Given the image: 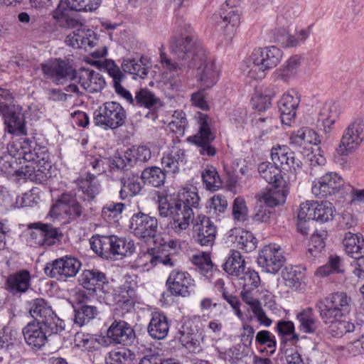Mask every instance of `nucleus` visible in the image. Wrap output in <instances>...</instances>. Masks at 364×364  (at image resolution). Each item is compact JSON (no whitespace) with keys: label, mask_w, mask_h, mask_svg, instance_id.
<instances>
[{"label":"nucleus","mask_w":364,"mask_h":364,"mask_svg":"<svg viewBox=\"0 0 364 364\" xmlns=\"http://www.w3.org/2000/svg\"><path fill=\"white\" fill-rule=\"evenodd\" d=\"M185 33L175 36L171 41V50L175 55L173 60L163 51L160 52V63L162 67L169 71L188 70L197 65L205 57L203 48L198 40L191 26L184 25Z\"/></svg>","instance_id":"nucleus-1"},{"label":"nucleus","mask_w":364,"mask_h":364,"mask_svg":"<svg viewBox=\"0 0 364 364\" xmlns=\"http://www.w3.org/2000/svg\"><path fill=\"white\" fill-rule=\"evenodd\" d=\"M200 197L197 189L184 190L177 197L159 196V211L161 216H170L169 229L181 234L194 221V210L199 207Z\"/></svg>","instance_id":"nucleus-2"},{"label":"nucleus","mask_w":364,"mask_h":364,"mask_svg":"<svg viewBox=\"0 0 364 364\" xmlns=\"http://www.w3.org/2000/svg\"><path fill=\"white\" fill-rule=\"evenodd\" d=\"M9 151L29 164L16 171L18 176L40 181L48 178L51 164L46 147L38 146L32 139L21 137L13 141Z\"/></svg>","instance_id":"nucleus-3"},{"label":"nucleus","mask_w":364,"mask_h":364,"mask_svg":"<svg viewBox=\"0 0 364 364\" xmlns=\"http://www.w3.org/2000/svg\"><path fill=\"white\" fill-rule=\"evenodd\" d=\"M282 56V50L274 46L255 48L247 59V77L253 80L263 79L268 70L277 66Z\"/></svg>","instance_id":"nucleus-4"},{"label":"nucleus","mask_w":364,"mask_h":364,"mask_svg":"<svg viewBox=\"0 0 364 364\" xmlns=\"http://www.w3.org/2000/svg\"><path fill=\"white\" fill-rule=\"evenodd\" d=\"M13 100L9 90L0 87V115L4 117L6 131L19 138L27 137L23 109L13 104Z\"/></svg>","instance_id":"nucleus-5"},{"label":"nucleus","mask_w":364,"mask_h":364,"mask_svg":"<svg viewBox=\"0 0 364 364\" xmlns=\"http://www.w3.org/2000/svg\"><path fill=\"white\" fill-rule=\"evenodd\" d=\"M127 119V112L121 104L108 101L100 105L93 112L94 124L104 130L117 129Z\"/></svg>","instance_id":"nucleus-6"},{"label":"nucleus","mask_w":364,"mask_h":364,"mask_svg":"<svg viewBox=\"0 0 364 364\" xmlns=\"http://www.w3.org/2000/svg\"><path fill=\"white\" fill-rule=\"evenodd\" d=\"M349 299L343 292H338L318 300L315 304L319 316L326 324L339 320L348 311Z\"/></svg>","instance_id":"nucleus-7"},{"label":"nucleus","mask_w":364,"mask_h":364,"mask_svg":"<svg viewBox=\"0 0 364 364\" xmlns=\"http://www.w3.org/2000/svg\"><path fill=\"white\" fill-rule=\"evenodd\" d=\"M105 84V80L100 73L88 68H80L77 70L74 82L68 85L65 90L82 96L85 92H101Z\"/></svg>","instance_id":"nucleus-8"},{"label":"nucleus","mask_w":364,"mask_h":364,"mask_svg":"<svg viewBox=\"0 0 364 364\" xmlns=\"http://www.w3.org/2000/svg\"><path fill=\"white\" fill-rule=\"evenodd\" d=\"M242 11L240 6L235 5L232 0H227L220 6V14L211 17L215 23V28L227 38H232L240 23Z\"/></svg>","instance_id":"nucleus-9"},{"label":"nucleus","mask_w":364,"mask_h":364,"mask_svg":"<svg viewBox=\"0 0 364 364\" xmlns=\"http://www.w3.org/2000/svg\"><path fill=\"white\" fill-rule=\"evenodd\" d=\"M28 311L36 323H43L55 332L65 330V322L53 310L50 304L44 299L37 298L28 303Z\"/></svg>","instance_id":"nucleus-10"},{"label":"nucleus","mask_w":364,"mask_h":364,"mask_svg":"<svg viewBox=\"0 0 364 364\" xmlns=\"http://www.w3.org/2000/svg\"><path fill=\"white\" fill-rule=\"evenodd\" d=\"M41 68L44 76L56 85H63L67 81L74 82L77 73L68 59L51 58L41 63Z\"/></svg>","instance_id":"nucleus-11"},{"label":"nucleus","mask_w":364,"mask_h":364,"mask_svg":"<svg viewBox=\"0 0 364 364\" xmlns=\"http://www.w3.org/2000/svg\"><path fill=\"white\" fill-rule=\"evenodd\" d=\"M176 262V260L172 255L166 254L160 248H147L138 254L132 266L135 269L149 271L159 264L173 267Z\"/></svg>","instance_id":"nucleus-12"},{"label":"nucleus","mask_w":364,"mask_h":364,"mask_svg":"<svg viewBox=\"0 0 364 364\" xmlns=\"http://www.w3.org/2000/svg\"><path fill=\"white\" fill-rule=\"evenodd\" d=\"M199 123L198 132L195 135L189 136L187 140L197 147L200 155L213 157L217 153L215 147L212 144L215 139V135L211 132L207 122V115H202L200 117Z\"/></svg>","instance_id":"nucleus-13"},{"label":"nucleus","mask_w":364,"mask_h":364,"mask_svg":"<svg viewBox=\"0 0 364 364\" xmlns=\"http://www.w3.org/2000/svg\"><path fill=\"white\" fill-rule=\"evenodd\" d=\"M82 266L81 262L72 256H64L48 263L44 268L45 273L52 278L66 279L75 277Z\"/></svg>","instance_id":"nucleus-14"},{"label":"nucleus","mask_w":364,"mask_h":364,"mask_svg":"<svg viewBox=\"0 0 364 364\" xmlns=\"http://www.w3.org/2000/svg\"><path fill=\"white\" fill-rule=\"evenodd\" d=\"M285 257L281 247L275 243L264 246L257 257V264L264 271L276 274L282 267Z\"/></svg>","instance_id":"nucleus-15"},{"label":"nucleus","mask_w":364,"mask_h":364,"mask_svg":"<svg viewBox=\"0 0 364 364\" xmlns=\"http://www.w3.org/2000/svg\"><path fill=\"white\" fill-rule=\"evenodd\" d=\"M151 157V151L149 147L133 146L128 149L123 154L114 156L112 161V168L124 170L127 167L142 164L148 161Z\"/></svg>","instance_id":"nucleus-16"},{"label":"nucleus","mask_w":364,"mask_h":364,"mask_svg":"<svg viewBox=\"0 0 364 364\" xmlns=\"http://www.w3.org/2000/svg\"><path fill=\"white\" fill-rule=\"evenodd\" d=\"M166 284L171 295L186 297L193 291L195 281L188 272L175 269L169 274Z\"/></svg>","instance_id":"nucleus-17"},{"label":"nucleus","mask_w":364,"mask_h":364,"mask_svg":"<svg viewBox=\"0 0 364 364\" xmlns=\"http://www.w3.org/2000/svg\"><path fill=\"white\" fill-rule=\"evenodd\" d=\"M363 127L362 121L359 119L347 127L336 149L339 155H347L358 147L363 140Z\"/></svg>","instance_id":"nucleus-18"},{"label":"nucleus","mask_w":364,"mask_h":364,"mask_svg":"<svg viewBox=\"0 0 364 364\" xmlns=\"http://www.w3.org/2000/svg\"><path fill=\"white\" fill-rule=\"evenodd\" d=\"M22 333L27 345L33 349L39 350L48 342L50 336L61 332L51 331L43 323L30 322L23 328Z\"/></svg>","instance_id":"nucleus-19"},{"label":"nucleus","mask_w":364,"mask_h":364,"mask_svg":"<svg viewBox=\"0 0 364 364\" xmlns=\"http://www.w3.org/2000/svg\"><path fill=\"white\" fill-rule=\"evenodd\" d=\"M129 228L138 237L154 238L158 232V220L155 217L140 212L132 217Z\"/></svg>","instance_id":"nucleus-20"},{"label":"nucleus","mask_w":364,"mask_h":364,"mask_svg":"<svg viewBox=\"0 0 364 364\" xmlns=\"http://www.w3.org/2000/svg\"><path fill=\"white\" fill-rule=\"evenodd\" d=\"M343 185V180L336 172H328L314 181L311 191L317 198H326L337 193Z\"/></svg>","instance_id":"nucleus-21"},{"label":"nucleus","mask_w":364,"mask_h":364,"mask_svg":"<svg viewBox=\"0 0 364 364\" xmlns=\"http://www.w3.org/2000/svg\"><path fill=\"white\" fill-rule=\"evenodd\" d=\"M216 227L209 217L198 215L193 223V238L201 246H212L216 237Z\"/></svg>","instance_id":"nucleus-22"},{"label":"nucleus","mask_w":364,"mask_h":364,"mask_svg":"<svg viewBox=\"0 0 364 364\" xmlns=\"http://www.w3.org/2000/svg\"><path fill=\"white\" fill-rule=\"evenodd\" d=\"M273 164L279 168L291 172H296L301 168V161L296 158L295 153L288 146L278 145L271 151Z\"/></svg>","instance_id":"nucleus-23"},{"label":"nucleus","mask_w":364,"mask_h":364,"mask_svg":"<svg viewBox=\"0 0 364 364\" xmlns=\"http://www.w3.org/2000/svg\"><path fill=\"white\" fill-rule=\"evenodd\" d=\"M107 338L114 344L129 346L136 338V333L132 326L123 320H114L107 331Z\"/></svg>","instance_id":"nucleus-24"},{"label":"nucleus","mask_w":364,"mask_h":364,"mask_svg":"<svg viewBox=\"0 0 364 364\" xmlns=\"http://www.w3.org/2000/svg\"><path fill=\"white\" fill-rule=\"evenodd\" d=\"M196 77L200 88L208 90L213 87L218 81L219 70L212 59L205 56L201 61H197Z\"/></svg>","instance_id":"nucleus-25"},{"label":"nucleus","mask_w":364,"mask_h":364,"mask_svg":"<svg viewBox=\"0 0 364 364\" xmlns=\"http://www.w3.org/2000/svg\"><path fill=\"white\" fill-rule=\"evenodd\" d=\"M301 101L300 94L294 89L285 92L278 102L282 124L289 125L295 118L296 109Z\"/></svg>","instance_id":"nucleus-26"},{"label":"nucleus","mask_w":364,"mask_h":364,"mask_svg":"<svg viewBox=\"0 0 364 364\" xmlns=\"http://www.w3.org/2000/svg\"><path fill=\"white\" fill-rule=\"evenodd\" d=\"M65 0H60L57 7L52 11L51 15L55 23L60 28L76 29L82 26V23L75 15Z\"/></svg>","instance_id":"nucleus-27"},{"label":"nucleus","mask_w":364,"mask_h":364,"mask_svg":"<svg viewBox=\"0 0 364 364\" xmlns=\"http://www.w3.org/2000/svg\"><path fill=\"white\" fill-rule=\"evenodd\" d=\"M104 68L108 75L112 78L113 87L115 92L121 97L124 98L128 103L132 105L134 97H132L129 91L126 90L121 82L125 79L124 74L120 68L112 60H105Z\"/></svg>","instance_id":"nucleus-28"},{"label":"nucleus","mask_w":364,"mask_h":364,"mask_svg":"<svg viewBox=\"0 0 364 364\" xmlns=\"http://www.w3.org/2000/svg\"><path fill=\"white\" fill-rule=\"evenodd\" d=\"M299 330L306 334H315L321 326V321L311 307H306L296 313Z\"/></svg>","instance_id":"nucleus-29"},{"label":"nucleus","mask_w":364,"mask_h":364,"mask_svg":"<svg viewBox=\"0 0 364 364\" xmlns=\"http://www.w3.org/2000/svg\"><path fill=\"white\" fill-rule=\"evenodd\" d=\"M60 207L64 209L71 220L79 218L83 213L82 206L77 200L76 195L72 192L63 193L57 200L56 204L52 207L50 213H53Z\"/></svg>","instance_id":"nucleus-30"},{"label":"nucleus","mask_w":364,"mask_h":364,"mask_svg":"<svg viewBox=\"0 0 364 364\" xmlns=\"http://www.w3.org/2000/svg\"><path fill=\"white\" fill-rule=\"evenodd\" d=\"M161 161L166 173H176L179 171L180 166L186 163V154L184 149L173 146L164 153Z\"/></svg>","instance_id":"nucleus-31"},{"label":"nucleus","mask_w":364,"mask_h":364,"mask_svg":"<svg viewBox=\"0 0 364 364\" xmlns=\"http://www.w3.org/2000/svg\"><path fill=\"white\" fill-rule=\"evenodd\" d=\"M31 276L29 271L21 269L11 274L6 281V286L12 294H23L31 287Z\"/></svg>","instance_id":"nucleus-32"},{"label":"nucleus","mask_w":364,"mask_h":364,"mask_svg":"<svg viewBox=\"0 0 364 364\" xmlns=\"http://www.w3.org/2000/svg\"><path fill=\"white\" fill-rule=\"evenodd\" d=\"M170 322L162 312H154L149 323L147 331L149 336L157 340L165 338L168 333Z\"/></svg>","instance_id":"nucleus-33"},{"label":"nucleus","mask_w":364,"mask_h":364,"mask_svg":"<svg viewBox=\"0 0 364 364\" xmlns=\"http://www.w3.org/2000/svg\"><path fill=\"white\" fill-rule=\"evenodd\" d=\"M230 242L235 244V247L245 252H251L257 247V240L253 234L241 229H233L228 235Z\"/></svg>","instance_id":"nucleus-34"},{"label":"nucleus","mask_w":364,"mask_h":364,"mask_svg":"<svg viewBox=\"0 0 364 364\" xmlns=\"http://www.w3.org/2000/svg\"><path fill=\"white\" fill-rule=\"evenodd\" d=\"M77 187L82 193L83 200H93L100 192V186L94 174L87 173L85 177L77 180Z\"/></svg>","instance_id":"nucleus-35"},{"label":"nucleus","mask_w":364,"mask_h":364,"mask_svg":"<svg viewBox=\"0 0 364 364\" xmlns=\"http://www.w3.org/2000/svg\"><path fill=\"white\" fill-rule=\"evenodd\" d=\"M114 235H95L90 239L91 249L102 258L109 259L113 256Z\"/></svg>","instance_id":"nucleus-36"},{"label":"nucleus","mask_w":364,"mask_h":364,"mask_svg":"<svg viewBox=\"0 0 364 364\" xmlns=\"http://www.w3.org/2000/svg\"><path fill=\"white\" fill-rule=\"evenodd\" d=\"M341 112L338 103L329 102L324 104L318 114V122H321L325 131L328 132Z\"/></svg>","instance_id":"nucleus-37"},{"label":"nucleus","mask_w":364,"mask_h":364,"mask_svg":"<svg viewBox=\"0 0 364 364\" xmlns=\"http://www.w3.org/2000/svg\"><path fill=\"white\" fill-rule=\"evenodd\" d=\"M78 282L85 289L95 291L97 287L107 283V279L105 274L98 269H85L80 275Z\"/></svg>","instance_id":"nucleus-38"},{"label":"nucleus","mask_w":364,"mask_h":364,"mask_svg":"<svg viewBox=\"0 0 364 364\" xmlns=\"http://www.w3.org/2000/svg\"><path fill=\"white\" fill-rule=\"evenodd\" d=\"M74 308V324L82 327L88 324L98 315L97 308L95 306L87 305L82 303H77Z\"/></svg>","instance_id":"nucleus-39"},{"label":"nucleus","mask_w":364,"mask_h":364,"mask_svg":"<svg viewBox=\"0 0 364 364\" xmlns=\"http://www.w3.org/2000/svg\"><path fill=\"white\" fill-rule=\"evenodd\" d=\"M135 287L134 281L126 280L117 289L114 291V298L120 306H132L135 301Z\"/></svg>","instance_id":"nucleus-40"},{"label":"nucleus","mask_w":364,"mask_h":364,"mask_svg":"<svg viewBox=\"0 0 364 364\" xmlns=\"http://www.w3.org/2000/svg\"><path fill=\"white\" fill-rule=\"evenodd\" d=\"M141 180H142L141 178L134 174L121 178L122 187L119 191V198L122 200H125L138 195L143 188Z\"/></svg>","instance_id":"nucleus-41"},{"label":"nucleus","mask_w":364,"mask_h":364,"mask_svg":"<svg viewBox=\"0 0 364 364\" xmlns=\"http://www.w3.org/2000/svg\"><path fill=\"white\" fill-rule=\"evenodd\" d=\"M287 195L288 191L285 188L284 185H282V186H274V188L261 196L259 203L268 205L273 210L274 207L285 202Z\"/></svg>","instance_id":"nucleus-42"},{"label":"nucleus","mask_w":364,"mask_h":364,"mask_svg":"<svg viewBox=\"0 0 364 364\" xmlns=\"http://www.w3.org/2000/svg\"><path fill=\"white\" fill-rule=\"evenodd\" d=\"M21 334L11 326H6L0 330V349L10 351L21 344Z\"/></svg>","instance_id":"nucleus-43"},{"label":"nucleus","mask_w":364,"mask_h":364,"mask_svg":"<svg viewBox=\"0 0 364 364\" xmlns=\"http://www.w3.org/2000/svg\"><path fill=\"white\" fill-rule=\"evenodd\" d=\"M258 171L262 178L274 186L284 185V181L281 175V169L274 164L269 162L261 163L258 166Z\"/></svg>","instance_id":"nucleus-44"},{"label":"nucleus","mask_w":364,"mask_h":364,"mask_svg":"<svg viewBox=\"0 0 364 364\" xmlns=\"http://www.w3.org/2000/svg\"><path fill=\"white\" fill-rule=\"evenodd\" d=\"M144 60V58L124 59L122 63V68L124 73L132 75L134 79H136L137 77L144 79L149 72V67Z\"/></svg>","instance_id":"nucleus-45"},{"label":"nucleus","mask_w":364,"mask_h":364,"mask_svg":"<svg viewBox=\"0 0 364 364\" xmlns=\"http://www.w3.org/2000/svg\"><path fill=\"white\" fill-rule=\"evenodd\" d=\"M132 105L147 109H155L162 107L163 103L153 92L144 88L136 92Z\"/></svg>","instance_id":"nucleus-46"},{"label":"nucleus","mask_w":364,"mask_h":364,"mask_svg":"<svg viewBox=\"0 0 364 364\" xmlns=\"http://www.w3.org/2000/svg\"><path fill=\"white\" fill-rule=\"evenodd\" d=\"M290 141L295 146H301L308 144L317 145L321 141L319 136L314 130L309 127H304L291 134Z\"/></svg>","instance_id":"nucleus-47"},{"label":"nucleus","mask_w":364,"mask_h":364,"mask_svg":"<svg viewBox=\"0 0 364 364\" xmlns=\"http://www.w3.org/2000/svg\"><path fill=\"white\" fill-rule=\"evenodd\" d=\"M223 266L225 272L236 277L246 269L245 260L242 259L240 252L236 250L231 251Z\"/></svg>","instance_id":"nucleus-48"},{"label":"nucleus","mask_w":364,"mask_h":364,"mask_svg":"<svg viewBox=\"0 0 364 364\" xmlns=\"http://www.w3.org/2000/svg\"><path fill=\"white\" fill-rule=\"evenodd\" d=\"M38 225L42 230L44 247H51L61 242L63 234L60 228L55 227L50 223L42 222Z\"/></svg>","instance_id":"nucleus-49"},{"label":"nucleus","mask_w":364,"mask_h":364,"mask_svg":"<svg viewBox=\"0 0 364 364\" xmlns=\"http://www.w3.org/2000/svg\"><path fill=\"white\" fill-rule=\"evenodd\" d=\"M166 172L157 166L146 168L141 175V179L145 183L159 188L164 184Z\"/></svg>","instance_id":"nucleus-50"},{"label":"nucleus","mask_w":364,"mask_h":364,"mask_svg":"<svg viewBox=\"0 0 364 364\" xmlns=\"http://www.w3.org/2000/svg\"><path fill=\"white\" fill-rule=\"evenodd\" d=\"M255 343L257 347H264L267 353L274 355L277 350L276 336L268 330L259 331L255 336Z\"/></svg>","instance_id":"nucleus-51"},{"label":"nucleus","mask_w":364,"mask_h":364,"mask_svg":"<svg viewBox=\"0 0 364 364\" xmlns=\"http://www.w3.org/2000/svg\"><path fill=\"white\" fill-rule=\"evenodd\" d=\"M237 278L242 290L254 291L258 288L261 282L259 274L250 268L243 270Z\"/></svg>","instance_id":"nucleus-52"},{"label":"nucleus","mask_w":364,"mask_h":364,"mask_svg":"<svg viewBox=\"0 0 364 364\" xmlns=\"http://www.w3.org/2000/svg\"><path fill=\"white\" fill-rule=\"evenodd\" d=\"M343 245L346 254L356 260L364 245V240L360 241L357 235L348 232L345 234Z\"/></svg>","instance_id":"nucleus-53"},{"label":"nucleus","mask_w":364,"mask_h":364,"mask_svg":"<svg viewBox=\"0 0 364 364\" xmlns=\"http://www.w3.org/2000/svg\"><path fill=\"white\" fill-rule=\"evenodd\" d=\"M135 353L131 350L122 348L112 350L106 358L107 364H132Z\"/></svg>","instance_id":"nucleus-54"},{"label":"nucleus","mask_w":364,"mask_h":364,"mask_svg":"<svg viewBox=\"0 0 364 364\" xmlns=\"http://www.w3.org/2000/svg\"><path fill=\"white\" fill-rule=\"evenodd\" d=\"M207 208L210 217L218 219L227 210L228 201L225 196L215 194L208 200Z\"/></svg>","instance_id":"nucleus-55"},{"label":"nucleus","mask_w":364,"mask_h":364,"mask_svg":"<svg viewBox=\"0 0 364 364\" xmlns=\"http://www.w3.org/2000/svg\"><path fill=\"white\" fill-rule=\"evenodd\" d=\"M135 245L132 240L114 235L113 256L128 257L135 252Z\"/></svg>","instance_id":"nucleus-56"},{"label":"nucleus","mask_w":364,"mask_h":364,"mask_svg":"<svg viewBox=\"0 0 364 364\" xmlns=\"http://www.w3.org/2000/svg\"><path fill=\"white\" fill-rule=\"evenodd\" d=\"M327 235L326 230H319L314 233L308 245L307 253L311 257H317L325 248Z\"/></svg>","instance_id":"nucleus-57"},{"label":"nucleus","mask_w":364,"mask_h":364,"mask_svg":"<svg viewBox=\"0 0 364 364\" xmlns=\"http://www.w3.org/2000/svg\"><path fill=\"white\" fill-rule=\"evenodd\" d=\"M202 179L206 188L211 191H217L223 185L216 168L213 166H208L203 171Z\"/></svg>","instance_id":"nucleus-58"},{"label":"nucleus","mask_w":364,"mask_h":364,"mask_svg":"<svg viewBox=\"0 0 364 364\" xmlns=\"http://www.w3.org/2000/svg\"><path fill=\"white\" fill-rule=\"evenodd\" d=\"M70 9L77 12H93L101 5L102 0H65Z\"/></svg>","instance_id":"nucleus-59"},{"label":"nucleus","mask_w":364,"mask_h":364,"mask_svg":"<svg viewBox=\"0 0 364 364\" xmlns=\"http://www.w3.org/2000/svg\"><path fill=\"white\" fill-rule=\"evenodd\" d=\"M333 207L330 202L325 201L321 203L316 202L314 220L320 223H326L333 219Z\"/></svg>","instance_id":"nucleus-60"},{"label":"nucleus","mask_w":364,"mask_h":364,"mask_svg":"<svg viewBox=\"0 0 364 364\" xmlns=\"http://www.w3.org/2000/svg\"><path fill=\"white\" fill-rule=\"evenodd\" d=\"M279 31L282 33V37L283 38H286V46L287 47H296L304 43L309 38L311 33V26L301 29L299 31H296L295 34H287L286 36H284L286 33V31L284 29H281Z\"/></svg>","instance_id":"nucleus-61"},{"label":"nucleus","mask_w":364,"mask_h":364,"mask_svg":"<svg viewBox=\"0 0 364 364\" xmlns=\"http://www.w3.org/2000/svg\"><path fill=\"white\" fill-rule=\"evenodd\" d=\"M202 319L200 316H196L186 320L181 326V329L186 332V334H191L199 341L202 339Z\"/></svg>","instance_id":"nucleus-62"},{"label":"nucleus","mask_w":364,"mask_h":364,"mask_svg":"<svg viewBox=\"0 0 364 364\" xmlns=\"http://www.w3.org/2000/svg\"><path fill=\"white\" fill-rule=\"evenodd\" d=\"M124 207L122 203L110 202L102 208V217L105 220L112 223L122 213Z\"/></svg>","instance_id":"nucleus-63"},{"label":"nucleus","mask_w":364,"mask_h":364,"mask_svg":"<svg viewBox=\"0 0 364 364\" xmlns=\"http://www.w3.org/2000/svg\"><path fill=\"white\" fill-rule=\"evenodd\" d=\"M173 117L174 119L168 124L170 129L176 134L183 136L188 125L185 113L179 110L176 111Z\"/></svg>","instance_id":"nucleus-64"}]
</instances>
